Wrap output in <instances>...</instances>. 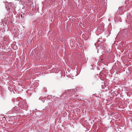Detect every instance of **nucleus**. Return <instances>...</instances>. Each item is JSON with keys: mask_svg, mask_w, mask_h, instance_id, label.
<instances>
[{"mask_svg": "<svg viewBox=\"0 0 132 132\" xmlns=\"http://www.w3.org/2000/svg\"><path fill=\"white\" fill-rule=\"evenodd\" d=\"M7 4H8L7 2L6 3V4H5L6 5V8L7 9L8 11H10L12 7V5L10 3H9L7 5Z\"/></svg>", "mask_w": 132, "mask_h": 132, "instance_id": "f257e3e1", "label": "nucleus"}]
</instances>
